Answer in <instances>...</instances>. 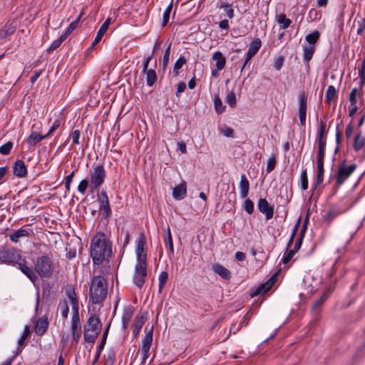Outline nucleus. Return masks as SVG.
Masks as SVG:
<instances>
[{
    "instance_id": "f257e3e1",
    "label": "nucleus",
    "mask_w": 365,
    "mask_h": 365,
    "mask_svg": "<svg viewBox=\"0 0 365 365\" xmlns=\"http://www.w3.org/2000/svg\"><path fill=\"white\" fill-rule=\"evenodd\" d=\"M112 254V243L107 235L99 232L93 237L91 243V255L95 264L108 261Z\"/></svg>"
},
{
    "instance_id": "f03ea898",
    "label": "nucleus",
    "mask_w": 365,
    "mask_h": 365,
    "mask_svg": "<svg viewBox=\"0 0 365 365\" xmlns=\"http://www.w3.org/2000/svg\"><path fill=\"white\" fill-rule=\"evenodd\" d=\"M107 295V284L102 276H96L91 281L90 287V299L93 304H100Z\"/></svg>"
},
{
    "instance_id": "7ed1b4c3",
    "label": "nucleus",
    "mask_w": 365,
    "mask_h": 365,
    "mask_svg": "<svg viewBox=\"0 0 365 365\" xmlns=\"http://www.w3.org/2000/svg\"><path fill=\"white\" fill-rule=\"evenodd\" d=\"M34 270L38 277L49 278L53 273L54 264L48 255H43L36 258Z\"/></svg>"
},
{
    "instance_id": "20e7f679",
    "label": "nucleus",
    "mask_w": 365,
    "mask_h": 365,
    "mask_svg": "<svg viewBox=\"0 0 365 365\" xmlns=\"http://www.w3.org/2000/svg\"><path fill=\"white\" fill-rule=\"evenodd\" d=\"M102 328V324L98 317L91 315L84 325V339L88 343H94Z\"/></svg>"
},
{
    "instance_id": "39448f33",
    "label": "nucleus",
    "mask_w": 365,
    "mask_h": 365,
    "mask_svg": "<svg viewBox=\"0 0 365 365\" xmlns=\"http://www.w3.org/2000/svg\"><path fill=\"white\" fill-rule=\"evenodd\" d=\"M90 184L92 191L98 190L103 183L106 177V173L103 165L93 164L89 170Z\"/></svg>"
},
{
    "instance_id": "423d86ee",
    "label": "nucleus",
    "mask_w": 365,
    "mask_h": 365,
    "mask_svg": "<svg viewBox=\"0 0 365 365\" xmlns=\"http://www.w3.org/2000/svg\"><path fill=\"white\" fill-rule=\"evenodd\" d=\"M20 251L14 247H1L0 249V263L15 264L21 259Z\"/></svg>"
},
{
    "instance_id": "0eeeda50",
    "label": "nucleus",
    "mask_w": 365,
    "mask_h": 365,
    "mask_svg": "<svg viewBox=\"0 0 365 365\" xmlns=\"http://www.w3.org/2000/svg\"><path fill=\"white\" fill-rule=\"evenodd\" d=\"M148 262H136L133 277V283L139 288H141L145 282L147 277Z\"/></svg>"
},
{
    "instance_id": "6e6552de",
    "label": "nucleus",
    "mask_w": 365,
    "mask_h": 365,
    "mask_svg": "<svg viewBox=\"0 0 365 365\" xmlns=\"http://www.w3.org/2000/svg\"><path fill=\"white\" fill-rule=\"evenodd\" d=\"M146 237L144 232H140L136 240L135 252L136 255V262H148L147 252L145 250Z\"/></svg>"
},
{
    "instance_id": "1a4fd4ad",
    "label": "nucleus",
    "mask_w": 365,
    "mask_h": 365,
    "mask_svg": "<svg viewBox=\"0 0 365 365\" xmlns=\"http://www.w3.org/2000/svg\"><path fill=\"white\" fill-rule=\"evenodd\" d=\"M145 335L142 340L141 352H142V361L141 364H144L149 356V351L153 342V328L151 327L148 329L147 327L145 329Z\"/></svg>"
},
{
    "instance_id": "9d476101",
    "label": "nucleus",
    "mask_w": 365,
    "mask_h": 365,
    "mask_svg": "<svg viewBox=\"0 0 365 365\" xmlns=\"http://www.w3.org/2000/svg\"><path fill=\"white\" fill-rule=\"evenodd\" d=\"M356 168V165L351 163L346 165L344 163H341L338 170L336 176V183L339 185L343 184L345 180L354 173Z\"/></svg>"
},
{
    "instance_id": "9b49d317",
    "label": "nucleus",
    "mask_w": 365,
    "mask_h": 365,
    "mask_svg": "<svg viewBox=\"0 0 365 365\" xmlns=\"http://www.w3.org/2000/svg\"><path fill=\"white\" fill-rule=\"evenodd\" d=\"M99 203V209L102 211L103 218H108L111 215V208L110 207L109 199L106 191H101L98 195L97 199Z\"/></svg>"
},
{
    "instance_id": "f8f14e48",
    "label": "nucleus",
    "mask_w": 365,
    "mask_h": 365,
    "mask_svg": "<svg viewBox=\"0 0 365 365\" xmlns=\"http://www.w3.org/2000/svg\"><path fill=\"white\" fill-rule=\"evenodd\" d=\"M299 108L298 113L301 125H305L307 107V98L304 91L301 92L298 96Z\"/></svg>"
},
{
    "instance_id": "ddd939ff",
    "label": "nucleus",
    "mask_w": 365,
    "mask_h": 365,
    "mask_svg": "<svg viewBox=\"0 0 365 365\" xmlns=\"http://www.w3.org/2000/svg\"><path fill=\"white\" fill-rule=\"evenodd\" d=\"M18 265L19 269L33 282L38 280V276L35 272V270L32 267H29L26 264V259L21 257V259L19 262L16 263Z\"/></svg>"
},
{
    "instance_id": "4468645a",
    "label": "nucleus",
    "mask_w": 365,
    "mask_h": 365,
    "mask_svg": "<svg viewBox=\"0 0 365 365\" xmlns=\"http://www.w3.org/2000/svg\"><path fill=\"white\" fill-rule=\"evenodd\" d=\"M259 211L265 215L266 220H270L274 215V205H270L265 198H259L257 202Z\"/></svg>"
},
{
    "instance_id": "2eb2a0df",
    "label": "nucleus",
    "mask_w": 365,
    "mask_h": 365,
    "mask_svg": "<svg viewBox=\"0 0 365 365\" xmlns=\"http://www.w3.org/2000/svg\"><path fill=\"white\" fill-rule=\"evenodd\" d=\"M17 26V22L16 19L8 20L4 26L0 29V39H4L9 36L12 35Z\"/></svg>"
},
{
    "instance_id": "dca6fc26",
    "label": "nucleus",
    "mask_w": 365,
    "mask_h": 365,
    "mask_svg": "<svg viewBox=\"0 0 365 365\" xmlns=\"http://www.w3.org/2000/svg\"><path fill=\"white\" fill-rule=\"evenodd\" d=\"M66 295L71 303L72 312H79L78 299L73 286H67L66 289Z\"/></svg>"
},
{
    "instance_id": "f3484780",
    "label": "nucleus",
    "mask_w": 365,
    "mask_h": 365,
    "mask_svg": "<svg viewBox=\"0 0 365 365\" xmlns=\"http://www.w3.org/2000/svg\"><path fill=\"white\" fill-rule=\"evenodd\" d=\"M71 331L73 339L78 341L81 336L79 312H72Z\"/></svg>"
},
{
    "instance_id": "a211bd4d",
    "label": "nucleus",
    "mask_w": 365,
    "mask_h": 365,
    "mask_svg": "<svg viewBox=\"0 0 365 365\" xmlns=\"http://www.w3.org/2000/svg\"><path fill=\"white\" fill-rule=\"evenodd\" d=\"M262 45V41L257 38L249 44V48L245 58V63H248L250 59L258 52Z\"/></svg>"
},
{
    "instance_id": "6ab92c4d",
    "label": "nucleus",
    "mask_w": 365,
    "mask_h": 365,
    "mask_svg": "<svg viewBox=\"0 0 365 365\" xmlns=\"http://www.w3.org/2000/svg\"><path fill=\"white\" fill-rule=\"evenodd\" d=\"M135 309L133 306L129 305L123 309V312L122 314L121 322H122V328L123 329H127L130 322L133 316Z\"/></svg>"
},
{
    "instance_id": "aec40b11",
    "label": "nucleus",
    "mask_w": 365,
    "mask_h": 365,
    "mask_svg": "<svg viewBox=\"0 0 365 365\" xmlns=\"http://www.w3.org/2000/svg\"><path fill=\"white\" fill-rule=\"evenodd\" d=\"M146 322V316L145 314H137L135 317L134 324L133 325V335L135 338L138 336L140 329Z\"/></svg>"
},
{
    "instance_id": "412c9836",
    "label": "nucleus",
    "mask_w": 365,
    "mask_h": 365,
    "mask_svg": "<svg viewBox=\"0 0 365 365\" xmlns=\"http://www.w3.org/2000/svg\"><path fill=\"white\" fill-rule=\"evenodd\" d=\"M14 175L18 178H24L27 174V168L24 162L21 160H17L13 167Z\"/></svg>"
},
{
    "instance_id": "4be33fe9",
    "label": "nucleus",
    "mask_w": 365,
    "mask_h": 365,
    "mask_svg": "<svg viewBox=\"0 0 365 365\" xmlns=\"http://www.w3.org/2000/svg\"><path fill=\"white\" fill-rule=\"evenodd\" d=\"M239 187L240 190V197L243 199L246 198L249 193L250 182L245 174H242L240 176Z\"/></svg>"
},
{
    "instance_id": "5701e85b",
    "label": "nucleus",
    "mask_w": 365,
    "mask_h": 365,
    "mask_svg": "<svg viewBox=\"0 0 365 365\" xmlns=\"http://www.w3.org/2000/svg\"><path fill=\"white\" fill-rule=\"evenodd\" d=\"M187 193L185 182L176 185L173 190V197L175 200H180L185 198Z\"/></svg>"
},
{
    "instance_id": "b1692460",
    "label": "nucleus",
    "mask_w": 365,
    "mask_h": 365,
    "mask_svg": "<svg viewBox=\"0 0 365 365\" xmlns=\"http://www.w3.org/2000/svg\"><path fill=\"white\" fill-rule=\"evenodd\" d=\"M48 327V322L46 318H40L36 322L34 330L37 335H43Z\"/></svg>"
},
{
    "instance_id": "393cba45",
    "label": "nucleus",
    "mask_w": 365,
    "mask_h": 365,
    "mask_svg": "<svg viewBox=\"0 0 365 365\" xmlns=\"http://www.w3.org/2000/svg\"><path fill=\"white\" fill-rule=\"evenodd\" d=\"M212 269L215 273L217 274L223 279H230L232 277L230 271L220 264H214L212 266Z\"/></svg>"
},
{
    "instance_id": "a878e982",
    "label": "nucleus",
    "mask_w": 365,
    "mask_h": 365,
    "mask_svg": "<svg viewBox=\"0 0 365 365\" xmlns=\"http://www.w3.org/2000/svg\"><path fill=\"white\" fill-rule=\"evenodd\" d=\"M30 234V230L20 228L17 230H14L10 235V240L13 242H18L19 241V239L21 237H28Z\"/></svg>"
},
{
    "instance_id": "bb28decb",
    "label": "nucleus",
    "mask_w": 365,
    "mask_h": 365,
    "mask_svg": "<svg viewBox=\"0 0 365 365\" xmlns=\"http://www.w3.org/2000/svg\"><path fill=\"white\" fill-rule=\"evenodd\" d=\"M326 123L321 120L319 123L317 145H326Z\"/></svg>"
},
{
    "instance_id": "cd10ccee",
    "label": "nucleus",
    "mask_w": 365,
    "mask_h": 365,
    "mask_svg": "<svg viewBox=\"0 0 365 365\" xmlns=\"http://www.w3.org/2000/svg\"><path fill=\"white\" fill-rule=\"evenodd\" d=\"M212 59L216 61L215 66L217 71H221L225 68L226 58L220 51H216L212 55Z\"/></svg>"
},
{
    "instance_id": "c85d7f7f",
    "label": "nucleus",
    "mask_w": 365,
    "mask_h": 365,
    "mask_svg": "<svg viewBox=\"0 0 365 365\" xmlns=\"http://www.w3.org/2000/svg\"><path fill=\"white\" fill-rule=\"evenodd\" d=\"M47 138L46 135H42L35 131H32L26 139V143L29 146H34L42 140Z\"/></svg>"
},
{
    "instance_id": "c756f323",
    "label": "nucleus",
    "mask_w": 365,
    "mask_h": 365,
    "mask_svg": "<svg viewBox=\"0 0 365 365\" xmlns=\"http://www.w3.org/2000/svg\"><path fill=\"white\" fill-rule=\"evenodd\" d=\"M316 47L314 45H309L303 46V60L309 65V62L312 59Z\"/></svg>"
},
{
    "instance_id": "7c9ffc66",
    "label": "nucleus",
    "mask_w": 365,
    "mask_h": 365,
    "mask_svg": "<svg viewBox=\"0 0 365 365\" xmlns=\"http://www.w3.org/2000/svg\"><path fill=\"white\" fill-rule=\"evenodd\" d=\"M29 334H30L29 327L28 326H25L24 329V333L18 341V347L16 349L17 354H19V353L21 352L22 347L25 345V341L29 336Z\"/></svg>"
},
{
    "instance_id": "2f4dec72",
    "label": "nucleus",
    "mask_w": 365,
    "mask_h": 365,
    "mask_svg": "<svg viewBox=\"0 0 365 365\" xmlns=\"http://www.w3.org/2000/svg\"><path fill=\"white\" fill-rule=\"evenodd\" d=\"M146 75V83L148 86H153L157 81V74L154 69L150 68L145 72H143Z\"/></svg>"
},
{
    "instance_id": "473e14b6",
    "label": "nucleus",
    "mask_w": 365,
    "mask_h": 365,
    "mask_svg": "<svg viewBox=\"0 0 365 365\" xmlns=\"http://www.w3.org/2000/svg\"><path fill=\"white\" fill-rule=\"evenodd\" d=\"M365 146V139L361 133H358L354 140L353 148L356 152L361 150Z\"/></svg>"
},
{
    "instance_id": "72a5a7b5",
    "label": "nucleus",
    "mask_w": 365,
    "mask_h": 365,
    "mask_svg": "<svg viewBox=\"0 0 365 365\" xmlns=\"http://www.w3.org/2000/svg\"><path fill=\"white\" fill-rule=\"evenodd\" d=\"M337 96V91L332 85L329 86L325 93V102L330 104L332 100Z\"/></svg>"
},
{
    "instance_id": "f704fd0d",
    "label": "nucleus",
    "mask_w": 365,
    "mask_h": 365,
    "mask_svg": "<svg viewBox=\"0 0 365 365\" xmlns=\"http://www.w3.org/2000/svg\"><path fill=\"white\" fill-rule=\"evenodd\" d=\"M277 21L279 24H280V26L282 29H287L292 24V21L287 18L284 14H281L277 16Z\"/></svg>"
},
{
    "instance_id": "c9c22d12",
    "label": "nucleus",
    "mask_w": 365,
    "mask_h": 365,
    "mask_svg": "<svg viewBox=\"0 0 365 365\" xmlns=\"http://www.w3.org/2000/svg\"><path fill=\"white\" fill-rule=\"evenodd\" d=\"M168 279V273L166 271L161 272L158 277V292L161 293Z\"/></svg>"
},
{
    "instance_id": "e433bc0d",
    "label": "nucleus",
    "mask_w": 365,
    "mask_h": 365,
    "mask_svg": "<svg viewBox=\"0 0 365 365\" xmlns=\"http://www.w3.org/2000/svg\"><path fill=\"white\" fill-rule=\"evenodd\" d=\"M320 34L318 31H314L312 33L306 36L305 40L309 45H314L319 39Z\"/></svg>"
},
{
    "instance_id": "4c0bfd02",
    "label": "nucleus",
    "mask_w": 365,
    "mask_h": 365,
    "mask_svg": "<svg viewBox=\"0 0 365 365\" xmlns=\"http://www.w3.org/2000/svg\"><path fill=\"white\" fill-rule=\"evenodd\" d=\"M271 288L269 287V285L265 282L262 284H260L257 288L253 291V292L251 294V296L252 297L259 295V294H264L267 293Z\"/></svg>"
},
{
    "instance_id": "58836bf2",
    "label": "nucleus",
    "mask_w": 365,
    "mask_h": 365,
    "mask_svg": "<svg viewBox=\"0 0 365 365\" xmlns=\"http://www.w3.org/2000/svg\"><path fill=\"white\" fill-rule=\"evenodd\" d=\"M214 105L215 111L217 113H222L225 110V106L223 105L222 101L219 95H215L214 97Z\"/></svg>"
},
{
    "instance_id": "ea45409f",
    "label": "nucleus",
    "mask_w": 365,
    "mask_h": 365,
    "mask_svg": "<svg viewBox=\"0 0 365 365\" xmlns=\"http://www.w3.org/2000/svg\"><path fill=\"white\" fill-rule=\"evenodd\" d=\"M82 14H83L81 13L75 21H72L69 24V26L66 29V31L62 34L63 36H64L66 38H67L68 36L70 35L73 32V31L77 27V26L79 23V21L81 18Z\"/></svg>"
},
{
    "instance_id": "a19ab883",
    "label": "nucleus",
    "mask_w": 365,
    "mask_h": 365,
    "mask_svg": "<svg viewBox=\"0 0 365 365\" xmlns=\"http://www.w3.org/2000/svg\"><path fill=\"white\" fill-rule=\"evenodd\" d=\"M58 309L61 311V314L63 318L66 319L68 315L69 307L66 300L60 301L58 304Z\"/></svg>"
},
{
    "instance_id": "79ce46f5",
    "label": "nucleus",
    "mask_w": 365,
    "mask_h": 365,
    "mask_svg": "<svg viewBox=\"0 0 365 365\" xmlns=\"http://www.w3.org/2000/svg\"><path fill=\"white\" fill-rule=\"evenodd\" d=\"M225 102L231 107L235 108L237 105L236 95L233 91H230L225 98Z\"/></svg>"
},
{
    "instance_id": "37998d69",
    "label": "nucleus",
    "mask_w": 365,
    "mask_h": 365,
    "mask_svg": "<svg viewBox=\"0 0 365 365\" xmlns=\"http://www.w3.org/2000/svg\"><path fill=\"white\" fill-rule=\"evenodd\" d=\"M328 298V294L324 293L319 299H318L314 304L312 307V310L315 312L316 313H318V312L320 309V307L322 304Z\"/></svg>"
},
{
    "instance_id": "c03bdc74",
    "label": "nucleus",
    "mask_w": 365,
    "mask_h": 365,
    "mask_svg": "<svg viewBox=\"0 0 365 365\" xmlns=\"http://www.w3.org/2000/svg\"><path fill=\"white\" fill-rule=\"evenodd\" d=\"M187 62L186 58L184 56H180L175 63L173 68V73L175 76H178L179 74L180 69L185 65Z\"/></svg>"
},
{
    "instance_id": "a18cd8bd",
    "label": "nucleus",
    "mask_w": 365,
    "mask_h": 365,
    "mask_svg": "<svg viewBox=\"0 0 365 365\" xmlns=\"http://www.w3.org/2000/svg\"><path fill=\"white\" fill-rule=\"evenodd\" d=\"M66 39V38L61 35L58 39L53 41L51 46L47 48V52L51 53L55 49L58 48Z\"/></svg>"
},
{
    "instance_id": "49530a36",
    "label": "nucleus",
    "mask_w": 365,
    "mask_h": 365,
    "mask_svg": "<svg viewBox=\"0 0 365 365\" xmlns=\"http://www.w3.org/2000/svg\"><path fill=\"white\" fill-rule=\"evenodd\" d=\"M108 330H109V326H108L107 328L106 329V330L104 331L101 341L97 348V358L101 354V352L102 351V350L104 348V346L106 342L107 336L108 334Z\"/></svg>"
},
{
    "instance_id": "de8ad7c7",
    "label": "nucleus",
    "mask_w": 365,
    "mask_h": 365,
    "mask_svg": "<svg viewBox=\"0 0 365 365\" xmlns=\"http://www.w3.org/2000/svg\"><path fill=\"white\" fill-rule=\"evenodd\" d=\"M338 215L339 212L336 210L332 209L329 210L323 217L324 221L330 223Z\"/></svg>"
},
{
    "instance_id": "09e8293b",
    "label": "nucleus",
    "mask_w": 365,
    "mask_h": 365,
    "mask_svg": "<svg viewBox=\"0 0 365 365\" xmlns=\"http://www.w3.org/2000/svg\"><path fill=\"white\" fill-rule=\"evenodd\" d=\"M301 187L305 190L308 188V177L307 170H302L300 175Z\"/></svg>"
},
{
    "instance_id": "8fccbe9b",
    "label": "nucleus",
    "mask_w": 365,
    "mask_h": 365,
    "mask_svg": "<svg viewBox=\"0 0 365 365\" xmlns=\"http://www.w3.org/2000/svg\"><path fill=\"white\" fill-rule=\"evenodd\" d=\"M172 9L173 4L170 3L163 13L162 26H165L168 23Z\"/></svg>"
},
{
    "instance_id": "3c124183",
    "label": "nucleus",
    "mask_w": 365,
    "mask_h": 365,
    "mask_svg": "<svg viewBox=\"0 0 365 365\" xmlns=\"http://www.w3.org/2000/svg\"><path fill=\"white\" fill-rule=\"evenodd\" d=\"M165 244L168 247L171 255H173L174 247H173V238H172V235H171L170 229H168L167 237L165 239Z\"/></svg>"
},
{
    "instance_id": "603ef678",
    "label": "nucleus",
    "mask_w": 365,
    "mask_h": 365,
    "mask_svg": "<svg viewBox=\"0 0 365 365\" xmlns=\"http://www.w3.org/2000/svg\"><path fill=\"white\" fill-rule=\"evenodd\" d=\"M13 143L11 141H8L5 144L0 146V153L1 155H8L11 152L12 148H13Z\"/></svg>"
},
{
    "instance_id": "864d4df0",
    "label": "nucleus",
    "mask_w": 365,
    "mask_h": 365,
    "mask_svg": "<svg viewBox=\"0 0 365 365\" xmlns=\"http://www.w3.org/2000/svg\"><path fill=\"white\" fill-rule=\"evenodd\" d=\"M324 168H317V179L314 182V188H317L319 185H320L324 180Z\"/></svg>"
},
{
    "instance_id": "5fc2aeb1",
    "label": "nucleus",
    "mask_w": 365,
    "mask_h": 365,
    "mask_svg": "<svg viewBox=\"0 0 365 365\" xmlns=\"http://www.w3.org/2000/svg\"><path fill=\"white\" fill-rule=\"evenodd\" d=\"M244 210L250 215L254 212V202L250 199H246L243 203Z\"/></svg>"
},
{
    "instance_id": "6e6d98bb",
    "label": "nucleus",
    "mask_w": 365,
    "mask_h": 365,
    "mask_svg": "<svg viewBox=\"0 0 365 365\" xmlns=\"http://www.w3.org/2000/svg\"><path fill=\"white\" fill-rule=\"evenodd\" d=\"M107 31L106 29H105L104 26H101L99 30L98 31V33H97V35L93 41V42L92 43V46H95L96 44H98L100 41L101 40V38H103V35L106 34V32Z\"/></svg>"
},
{
    "instance_id": "4d7b16f0",
    "label": "nucleus",
    "mask_w": 365,
    "mask_h": 365,
    "mask_svg": "<svg viewBox=\"0 0 365 365\" xmlns=\"http://www.w3.org/2000/svg\"><path fill=\"white\" fill-rule=\"evenodd\" d=\"M61 125V120L59 118L56 119L52 125L51 126L48 132L46 134V137L48 138L51 136Z\"/></svg>"
},
{
    "instance_id": "13d9d810",
    "label": "nucleus",
    "mask_w": 365,
    "mask_h": 365,
    "mask_svg": "<svg viewBox=\"0 0 365 365\" xmlns=\"http://www.w3.org/2000/svg\"><path fill=\"white\" fill-rule=\"evenodd\" d=\"M284 58L282 56H279L274 59V67L277 71H279L284 64Z\"/></svg>"
},
{
    "instance_id": "bf43d9fd",
    "label": "nucleus",
    "mask_w": 365,
    "mask_h": 365,
    "mask_svg": "<svg viewBox=\"0 0 365 365\" xmlns=\"http://www.w3.org/2000/svg\"><path fill=\"white\" fill-rule=\"evenodd\" d=\"M88 183L90 184V182L87 179L82 180L78 185V191L84 194L88 187Z\"/></svg>"
},
{
    "instance_id": "052dcab7",
    "label": "nucleus",
    "mask_w": 365,
    "mask_h": 365,
    "mask_svg": "<svg viewBox=\"0 0 365 365\" xmlns=\"http://www.w3.org/2000/svg\"><path fill=\"white\" fill-rule=\"evenodd\" d=\"M220 133L227 138H234V130L232 128L224 126L220 129Z\"/></svg>"
},
{
    "instance_id": "680f3d73",
    "label": "nucleus",
    "mask_w": 365,
    "mask_h": 365,
    "mask_svg": "<svg viewBox=\"0 0 365 365\" xmlns=\"http://www.w3.org/2000/svg\"><path fill=\"white\" fill-rule=\"evenodd\" d=\"M276 165V159L274 156L269 158L267 163V168L266 171L269 173H271L275 168Z\"/></svg>"
},
{
    "instance_id": "e2e57ef3",
    "label": "nucleus",
    "mask_w": 365,
    "mask_h": 365,
    "mask_svg": "<svg viewBox=\"0 0 365 365\" xmlns=\"http://www.w3.org/2000/svg\"><path fill=\"white\" fill-rule=\"evenodd\" d=\"M76 170L72 171L68 175H67L65 178V187L66 191H69L71 188V184L73 181V177L75 175Z\"/></svg>"
},
{
    "instance_id": "0e129e2a",
    "label": "nucleus",
    "mask_w": 365,
    "mask_h": 365,
    "mask_svg": "<svg viewBox=\"0 0 365 365\" xmlns=\"http://www.w3.org/2000/svg\"><path fill=\"white\" fill-rule=\"evenodd\" d=\"M358 92L359 91L356 88H353L351 90V91L350 92L349 99L351 106H354V104L356 103V102H357L356 96L358 95Z\"/></svg>"
},
{
    "instance_id": "69168bd1",
    "label": "nucleus",
    "mask_w": 365,
    "mask_h": 365,
    "mask_svg": "<svg viewBox=\"0 0 365 365\" xmlns=\"http://www.w3.org/2000/svg\"><path fill=\"white\" fill-rule=\"evenodd\" d=\"M357 26H358V28H357V30H356V34L358 35L362 34L363 32L365 30V19L360 18L357 21Z\"/></svg>"
},
{
    "instance_id": "338daca9",
    "label": "nucleus",
    "mask_w": 365,
    "mask_h": 365,
    "mask_svg": "<svg viewBox=\"0 0 365 365\" xmlns=\"http://www.w3.org/2000/svg\"><path fill=\"white\" fill-rule=\"evenodd\" d=\"M295 252L292 250V249H289L284 255V256L283 257L282 259V262L284 263V264H287L288 263L291 259L293 257V256L294 255Z\"/></svg>"
},
{
    "instance_id": "774afa93",
    "label": "nucleus",
    "mask_w": 365,
    "mask_h": 365,
    "mask_svg": "<svg viewBox=\"0 0 365 365\" xmlns=\"http://www.w3.org/2000/svg\"><path fill=\"white\" fill-rule=\"evenodd\" d=\"M359 76L361 78V85H365V66L361 65L359 68Z\"/></svg>"
}]
</instances>
